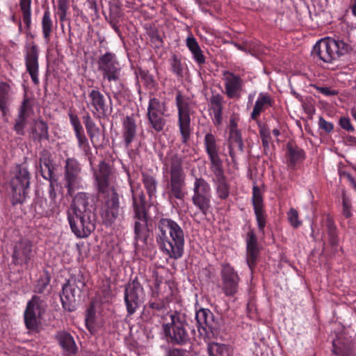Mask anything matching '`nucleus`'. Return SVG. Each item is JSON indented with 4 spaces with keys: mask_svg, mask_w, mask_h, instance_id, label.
Wrapping results in <instances>:
<instances>
[{
    "mask_svg": "<svg viewBox=\"0 0 356 356\" xmlns=\"http://www.w3.org/2000/svg\"><path fill=\"white\" fill-rule=\"evenodd\" d=\"M95 185L99 194L106 198L102 203L101 216L106 223H112L122 213L119 195L113 184L114 171L104 161H101L97 169H92Z\"/></svg>",
    "mask_w": 356,
    "mask_h": 356,
    "instance_id": "f257e3e1",
    "label": "nucleus"
},
{
    "mask_svg": "<svg viewBox=\"0 0 356 356\" xmlns=\"http://www.w3.org/2000/svg\"><path fill=\"white\" fill-rule=\"evenodd\" d=\"M67 219L72 231L79 238L88 236L95 229V213L88 193L75 195L67 211Z\"/></svg>",
    "mask_w": 356,
    "mask_h": 356,
    "instance_id": "f03ea898",
    "label": "nucleus"
},
{
    "mask_svg": "<svg viewBox=\"0 0 356 356\" xmlns=\"http://www.w3.org/2000/svg\"><path fill=\"white\" fill-rule=\"evenodd\" d=\"M156 238L160 249L170 258L178 259L183 256L184 234L177 222L161 219L156 228Z\"/></svg>",
    "mask_w": 356,
    "mask_h": 356,
    "instance_id": "7ed1b4c3",
    "label": "nucleus"
},
{
    "mask_svg": "<svg viewBox=\"0 0 356 356\" xmlns=\"http://www.w3.org/2000/svg\"><path fill=\"white\" fill-rule=\"evenodd\" d=\"M162 170L169 198L183 200L187 192L182 156L177 153H168L163 161Z\"/></svg>",
    "mask_w": 356,
    "mask_h": 356,
    "instance_id": "20e7f679",
    "label": "nucleus"
},
{
    "mask_svg": "<svg viewBox=\"0 0 356 356\" xmlns=\"http://www.w3.org/2000/svg\"><path fill=\"white\" fill-rule=\"evenodd\" d=\"M97 65L99 71L102 73L103 81L108 82L112 92L115 95L121 92V67L116 56L111 52L105 53L99 57Z\"/></svg>",
    "mask_w": 356,
    "mask_h": 356,
    "instance_id": "39448f33",
    "label": "nucleus"
},
{
    "mask_svg": "<svg viewBox=\"0 0 356 356\" xmlns=\"http://www.w3.org/2000/svg\"><path fill=\"white\" fill-rule=\"evenodd\" d=\"M170 321L163 325V330L170 342L177 345H184L190 340L186 329V316L184 313L171 311L167 315Z\"/></svg>",
    "mask_w": 356,
    "mask_h": 356,
    "instance_id": "423d86ee",
    "label": "nucleus"
},
{
    "mask_svg": "<svg viewBox=\"0 0 356 356\" xmlns=\"http://www.w3.org/2000/svg\"><path fill=\"white\" fill-rule=\"evenodd\" d=\"M349 46L343 41L330 38H323L318 41L314 46L312 54L325 63H332L341 56L346 54Z\"/></svg>",
    "mask_w": 356,
    "mask_h": 356,
    "instance_id": "0eeeda50",
    "label": "nucleus"
},
{
    "mask_svg": "<svg viewBox=\"0 0 356 356\" xmlns=\"http://www.w3.org/2000/svg\"><path fill=\"white\" fill-rule=\"evenodd\" d=\"M30 184V173L24 165L16 166L10 181L13 203H22L26 197Z\"/></svg>",
    "mask_w": 356,
    "mask_h": 356,
    "instance_id": "6e6552de",
    "label": "nucleus"
},
{
    "mask_svg": "<svg viewBox=\"0 0 356 356\" xmlns=\"http://www.w3.org/2000/svg\"><path fill=\"white\" fill-rule=\"evenodd\" d=\"M166 104L156 97H151L147 106V116L150 127L156 132L163 130L166 124Z\"/></svg>",
    "mask_w": 356,
    "mask_h": 356,
    "instance_id": "1a4fd4ad",
    "label": "nucleus"
},
{
    "mask_svg": "<svg viewBox=\"0 0 356 356\" xmlns=\"http://www.w3.org/2000/svg\"><path fill=\"white\" fill-rule=\"evenodd\" d=\"M192 191L193 204L206 215L211 207V190L209 184L202 177H195Z\"/></svg>",
    "mask_w": 356,
    "mask_h": 356,
    "instance_id": "9d476101",
    "label": "nucleus"
},
{
    "mask_svg": "<svg viewBox=\"0 0 356 356\" xmlns=\"http://www.w3.org/2000/svg\"><path fill=\"white\" fill-rule=\"evenodd\" d=\"M64 168L65 187L67 189V194L72 196L75 191L83 188V179L79 175L81 167L76 159L68 158Z\"/></svg>",
    "mask_w": 356,
    "mask_h": 356,
    "instance_id": "9b49d317",
    "label": "nucleus"
},
{
    "mask_svg": "<svg viewBox=\"0 0 356 356\" xmlns=\"http://www.w3.org/2000/svg\"><path fill=\"white\" fill-rule=\"evenodd\" d=\"M176 106L178 110L179 131L182 137V142L186 143L191 134V103L188 98L178 92L176 95Z\"/></svg>",
    "mask_w": 356,
    "mask_h": 356,
    "instance_id": "f8f14e48",
    "label": "nucleus"
},
{
    "mask_svg": "<svg viewBox=\"0 0 356 356\" xmlns=\"http://www.w3.org/2000/svg\"><path fill=\"white\" fill-rule=\"evenodd\" d=\"M144 290L137 279L129 282L125 286L124 302L129 315L134 314L143 301Z\"/></svg>",
    "mask_w": 356,
    "mask_h": 356,
    "instance_id": "ddd939ff",
    "label": "nucleus"
},
{
    "mask_svg": "<svg viewBox=\"0 0 356 356\" xmlns=\"http://www.w3.org/2000/svg\"><path fill=\"white\" fill-rule=\"evenodd\" d=\"M84 285V282L81 279L71 277L63 286L60 300L63 307L65 310L72 312L76 309V296L79 295L81 289Z\"/></svg>",
    "mask_w": 356,
    "mask_h": 356,
    "instance_id": "4468645a",
    "label": "nucleus"
},
{
    "mask_svg": "<svg viewBox=\"0 0 356 356\" xmlns=\"http://www.w3.org/2000/svg\"><path fill=\"white\" fill-rule=\"evenodd\" d=\"M220 276L222 280V290L226 296H234L238 290L241 280L237 271L229 264H221Z\"/></svg>",
    "mask_w": 356,
    "mask_h": 356,
    "instance_id": "2eb2a0df",
    "label": "nucleus"
},
{
    "mask_svg": "<svg viewBox=\"0 0 356 356\" xmlns=\"http://www.w3.org/2000/svg\"><path fill=\"white\" fill-rule=\"evenodd\" d=\"M88 99L87 106L94 116L104 118L112 113L111 100L108 105L104 95L99 90H92L88 94Z\"/></svg>",
    "mask_w": 356,
    "mask_h": 356,
    "instance_id": "dca6fc26",
    "label": "nucleus"
},
{
    "mask_svg": "<svg viewBox=\"0 0 356 356\" xmlns=\"http://www.w3.org/2000/svg\"><path fill=\"white\" fill-rule=\"evenodd\" d=\"M222 80L225 86V94L229 99H238L241 97L244 82L238 75L229 71L222 72Z\"/></svg>",
    "mask_w": 356,
    "mask_h": 356,
    "instance_id": "f3484780",
    "label": "nucleus"
},
{
    "mask_svg": "<svg viewBox=\"0 0 356 356\" xmlns=\"http://www.w3.org/2000/svg\"><path fill=\"white\" fill-rule=\"evenodd\" d=\"M44 312L42 302L37 296L28 302L24 312V321L26 326L29 330H35L39 323V318Z\"/></svg>",
    "mask_w": 356,
    "mask_h": 356,
    "instance_id": "a211bd4d",
    "label": "nucleus"
},
{
    "mask_svg": "<svg viewBox=\"0 0 356 356\" xmlns=\"http://www.w3.org/2000/svg\"><path fill=\"white\" fill-rule=\"evenodd\" d=\"M214 175L213 182L218 198L226 200L229 195L230 186L224 174L222 165L210 168Z\"/></svg>",
    "mask_w": 356,
    "mask_h": 356,
    "instance_id": "6ab92c4d",
    "label": "nucleus"
},
{
    "mask_svg": "<svg viewBox=\"0 0 356 356\" xmlns=\"http://www.w3.org/2000/svg\"><path fill=\"white\" fill-rule=\"evenodd\" d=\"M25 65L26 71L31 76L32 81L35 84L39 83L38 72V50L35 45L28 47L25 54Z\"/></svg>",
    "mask_w": 356,
    "mask_h": 356,
    "instance_id": "aec40b11",
    "label": "nucleus"
},
{
    "mask_svg": "<svg viewBox=\"0 0 356 356\" xmlns=\"http://www.w3.org/2000/svg\"><path fill=\"white\" fill-rule=\"evenodd\" d=\"M195 320L197 329L201 335L209 337V332H212L215 329V323L213 313L209 309H200L196 312Z\"/></svg>",
    "mask_w": 356,
    "mask_h": 356,
    "instance_id": "412c9836",
    "label": "nucleus"
},
{
    "mask_svg": "<svg viewBox=\"0 0 356 356\" xmlns=\"http://www.w3.org/2000/svg\"><path fill=\"white\" fill-rule=\"evenodd\" d=\"M204 144L210 160V168L222 165V161L218 154L219 148L214 135L207 133L204 136Z\"/></svg>",
    "mask_w": 356,
    "mask_h": 356,
    "instance_id": "4be33fe9",
    "label": "nucleus"
},
{
    "mask_svg": "<svg viewBox=\"0 0 356 356\" xmlns=\"http://www.w3.org/2000/svg\"><path fill=\"white\" fill-rule=\"evenodd\" d=\"M32 256V244L27 239L18 241L13 252V259L15 264H27Z\"/></svg>",
    "mask_w": 356,
    "mask_h": 356,
    "instance_id": "5701e85b",
    "label": "nucleus"
},
{
    "mask_svg": "<svg viewBox=\"0 0 356 356\" xmlns=\"http://www.w3.org/2000/svg\"><path fill=\"white\" fill-rule=\"evenodd\" d=\"M252 204L259 229L261 232L266 226V215L263 209V197L261 190L254 186L252 191Z\"/></svg>",
    "mask_w": 356,
    "mask_h": 356,
    "instance_id": "b1692460",
    "label": "nucleus"
},
{
    "mask_svg": "<svg viewBox=\"0 0 356 356\" xmlns=\"http://www.w3.org/2000/svg\"><path fill=\"white\" fill-rule=\"evenodd\" d=\"M229 148V154L233 162H235L236 156L238 153L243 152V143L239 130L236 127H233L229 131V138L227 141Z\"/></svg>",
    "mask_w": 356,
    "mask_h": 356,
    "instance_id": "393cba45",
    "label": "nucleus"
},
{
    "mask_svg": "<svg viewBox=\"0 0 356 356\" xmlns=\"http://www.w3.org/2000/svg\"><path fill=\"white\" fill-rule=\"evenodd\" d=\"M246 262L251 270L257 263L259 250L257 246V239L253 231H250L246 239Z\"/></svg>",
    "mask_w": 356,
    "mask_h": 356,
    "instance_id": "a878e982",
    "label": "nucleus"
},
{
    "mask_svg": "<svg viewBox=\"0 0 356 356\" xmlns=\"http://www.w3.org/2000/svg\"><path fill=\"white\" fill-rule=\"evenodd\" d=\"M136 135V124L132 117L127 116L122 122V138L126 148H129Z\"/></svg>",
    "mask_w": 356,
    "mask_h": 356,
    "instance_id": "bb28decb",
    "label": "nucleus"
},
{
    "mask_svg": "<svg viewBox=\"0 0 356 356\" xmlns=\"http://www.w3.org/2000/svg\"><path fill=\"white\" fill-rule=\"evenodd\" d=\"M210 106L213 123L216 126H219L220 124H221L222 120V96L220 94L212 95V97L210 99Z\"/></svg>",
    "mask_w": 356,
    "mask_h": 356,
    "instance_id": "cd10ccee",
    "label": "nucleus"
},
{
    "mask_svg": "<svg viewBox=\"0 0 356 356\" xmlns=\"http://www.w3.org/2000/svg\"><path fill=\"white\" fill-rule=\"evenodd\" d=\"M56 338L65 355H73L76 353L78 348L71 334L65 332H59Z\"/></svg>",
    "mask_w": 356,
    "mask_h": 356,
    "instance_id": "c85d7f7f",
    "label": "nucleus"
},
{
    "mask_svg": "<svg viewBox=\"0 0 356 356\" xmlns=\"http://www.w3.org/2000/svg\"><path fill=\"white\" fill-rule=\"evenodd\" d=\"M272 102V99L268 93H259L251 113L252 119L257 120L261 112L268 106H271Z\"/></svg>",
    "mask_w": 356,
    "mask_h": 356,
    "instance_id": "c756f323",
    "label": "nucleus"
},
{
    "mask_svg": "<svg viewBox=\"0 0 356 356\" xmlns=\"http://www.w3.org/2000/svg\"><path fill=\"white\" fill-rule=\"evenodd\" d=\"M286 149L288 158L287 164L290 168H293L298 163L304 159V151L296 145L291 143H289L287 144Z\"/></svg>",
    "mask_w": 356,
    "mask_h": 356,
    "instance_id": "7c9ffc66",
    "label": "nucleus"
},
{
    "mask_svg": "<svg viewBox=\"0 0 356 356\" xmlns=\"http://www.w3.org/2000/svg\"><path fill=\"white\" fill-rule=\"evenodd\" d=\"M134 234L136 241L146 242L148 236V228L146 216L143 218H135Z\"/></svg>",
    "mask_w": 356,
    "mask_h": 356,
    "instance_id": "2f4dec72",
    "label": "nucleus"
},
{
    "mask_svg": "<svg viewBox=\"0 0 356 356\" xmlns=\"http://www.w3.org/2000/svg\"><path fill=\"white\" fill-rule=\"evenodd\" d=\"M133 208L134 211V218H143L146 216L145 212V197L143 192L138 193L132 191Z\"/></svg>",
    "mask_w": 356,
    "mask_h": 356,
    "instance_id": "473e14b6",
    "label": "nucleus"
},
{
    "mask_svg": "<svg viewBox=\"0 0 356 356\" xmlns=\"http://www.w3.org/2000/svg\"><path fill=\"white\" fill-rule=\"evenodd\" d=\"M31 134L35 140L48 139V126L42 120H35L31 127Z\"/></svg>",
    "mask_w": 356,
    "mask_h": 356,
    "instance_id": "72a5a7b5",
    "label": "nucleus"
},
{
    "mask_svg": "<svg viewBox=\"0 0 356 356\" xmlns=\"http://www.w3.org/2000/svg\"><path fill=\"white\" fill-rule=\"evenodd\" d=\"M207 351L209 356H232L230 348L218 343H208Z\"/></svg>",
    "mask_w": 356,
    "mask_h": 356,
    "instance_id": "f704fd0d",
    "label": "nucleus"
},
{
    "mask_svg": "<svg viewBox=\"0 0 356 356\" xmlns=\"http://www.w3.org/2000/svg\"><path fill=\"white\" fill-rule=\"evenodd\" d=\"M332 346L334 356H354L352 346L341 341L340 339L333 340Z\"/></svg>",
    "mask_w": 356,
    "mask_h": 356,
    "instance_id": "c9c22d12",
    "label": "nucleus"
},
{
    "mask_svg": "<svg viewBox=\"0 0 356 356\" xmlns=\"http://www.w3.org/2000/svg\"><path fill=\"white\" fill-rule=\"evenodd\" d=\"M42 35L45 42L48 44L50 42L51 35L53 29V22L51 18V13L49 9H47L43 14L42 19Z\"/></svg>",
    "mask_w": 356,
    "mask_h": 356,
    "instance_id": "e433bc0d",
    "label": "nucleus"
},
{
    "mask_svg": "<svg viewBox=\"0 0 356 356\" xmlns=\"http://www.w3.org/2000/svg\"><path fill=\"white\" fill-rule=\"evenodd\" d=\"M9 92V85L4 82L0 83V110L3 115L8 111Z\"/></svg>",
    "mask_w": 356,
    "mask_h": 356,
    "instance_id": "4c0bfd02",
    "label": "nucleus"
},
{
    "mask_svg": "<svg viewBox=\"0 0 356 356\" xmlns=\"http://www.w3.org/2000/svg\"><path fill=\"white\" fill-rule=\"evenodd\" d=\"M31 0H20L19 6L22 13L23 21L28 29L31 24Z\"/></svg>",
    "mask_w": 356,
    "mask_h": 356,
    "instance_id": "58836bf2",
    "label": "nucleus"
},
{
    "mask_svg": "<svg viewBox=\"0 0 356 356\" xmlns=\"http://www.w3.org/2000/svg\"><path fill=\"white\" fill-rule=\"evenodd\" d=\"M170 71L178 78L183 77L184 65L181 58L177 55L173 54L169 60Z\"/></svg>",
    "mask_w": 356,
    "mask_h": 356,
    "instance_id": "ea45409f",
    "label": "nucleus"
},
{
    "mask_svg": "<svg viewBox=\"0 0 356 356\" xmlns=\"http://www.w3.org/2000/svg\"><path fill=\"white\" fill-rule=\"evenodd\" d=\"M143 182L150 197L156 193L157 181L156 179L149 175L143 174Z\"/></svg>",
    "mask_w": 356,
    "mask_h": 356,
    "instance_id": "a19ab883",
    "label": "nucleus"
},
{
    "mask_svg": "<svg viewBox=\"0 0 356 356\" xmlns=\"http://www.w3.org/2000/svg\"><path fill=\"white\" fill-rule=\"evenodd\" d=\"M83 123L86 126L88 134L89 135L91 140L99 134V129L96 126L95 123L92 120L90 115L88 113L83 117Z\"/></svg>",
    "mask_w": 356,
    "mask_h": 356,
    "instance_id": "79ce46f5",
    "label": "nucleus"
},
{
    "mask_svg": "<svg viewBox=\"0 0 356 356\" xmlns=\"http://www.w3.org/2000/svg\"><path fill=\"white\" fill-rule=\"evenodd\" d=\"M69 0H58V15L60 22L67 19V12L69 8Z\"/></svg>",
    "mask_w": 356,
    "mask_h": 356,
    "instance_id": "37998d69",
    "label": "nucleus"
},
{
    "mask_svg": "<svg viewBox=\"0 0 356 356\" xmlns=\"http://www.w3.org/2000/svg\"><path fill=\"white\" fill-rule=\"evenodd\" d=\"M288 220L291 225L295 228L298 227L301 225V222L298 220V213L294 209H291L287 214Z\"/></svg>",
    "mask_w": 356,
    "mask_h": 356,
    "instance_id": "c03bdc74",
    "label": "nucleus"
},
{
    "mask_svg": "<svg viewBox=\"0 0 356 356\" xmlns=\"http://www.w3.org/2000/svg\"><path fill=\"white\" fill-rule=\"evenodd\" d=\"M186 45L191 53L193 52L194 51L199 50L200 48L197 40L195 38L192 33L188 35L186 39Z\"/></svg>",
    "mask_w": 356,
    "mask_h": 356,
    "instance_id": "a18cd8bd",
    "label": "nucleus"
},
{
    "mask_svg": "<svg viewBox=\"0 0 356 356\" xmlns=\"http://www.w3.org/2000/svg\"><path fill=\"white\" fill-rule=\"evenodd\" d=\"M76 137L78 140L79 147L82 149L84 152H87L89 149V145L88 143V140L83 134V131H79L75 133Z\"/></svg>",
    "mask_w": 356,
    "mask_h": 356,
    "instance_id": "49530a36",
    "label": "nucleus"
},
{
    "mask_svg": "<svg viewBox=\"0 0 356 356\" xmlns=\"http://www.w3.org/2000/svg\"><path fill=\"white\" fill-rule=\"evenodd\" d=\"M26 116H21L18 115L17 119L14 127L15 131L19 135H24V128L26 124Z\"/></svg>",
    "mask_w": 356,
    "mask_h": 356,
    "instance_id": "de8ad7c7",
    "label": "nucleus"
},
{
    "mask_svg": "<svg viewBox=\"0 0 356 356\" xmlns=\"http://www.w3.org/2000/svg\"><path fill=\"white\" fill-rule=\"evenodd\" d=\"M312 87L315 88L318 92L327 97L334 96L338 94L337 90L331 89L329 87L318 86L314 84L312 85Z\"/></svg>",
    "mask_w": 356,
    "mask_h": 356,
    "instance_id": "09e8293b",
    "label": "nucleus"
},
{
    "mask_svg": "<svg viewBox=\"0 0 356 356\" xmlns=\"http://www.w3.org/2000/svg\"><path fill=\"white\" fill-rule=\"evenodd\" d=\"M343 202V216L348 218L352 216L351 213V204L349 198L343 194L342 197Z\"/></svg>",
    "mask_w": 356,
    "mask_h": 356,
    "instance_id": "8fccbe9b",
    "label": "nucleus"
},
{
    "mask_svg": "<svg viewBox=\"0 0 356 356\" xmlns=\"http://www.w3.org/2000/svg\"><path fill=\"white\" fill-rule=\"evenodd\" d=\"M191 54L195 62L199 65H202L206 63V58L204 56L201 48H200L199 50L191 52Z\"/></svg>",
    "mask_w": 356,
    "mask_h": 356,
    "instance_id": "3c124183",
    "label": "nucleus"
},
{
    "mask_svg": "<svg viewBox=\"0 0 356 356\" xmlns=\"http://www.w3.org/2000/svg\"><path fill=\"white\" fill-rule=\"evenodd\" d=\"M69 117H70V123L72 125L75 133L82 131L83 127L79 121V118L76 115H74V114H70Z\"/></svg>",
    "mask_w": 356,
    "mask_h": 356,
    "instance_id": "603ef678",
    "label": "nucleus"
},
{
    "mask_svg": "<svg viewBox=\"0 0 356 356\" xmlns=\"http://www.w3.org/2000/svg\"><path fill=\"white\" fill-rule=\"evenodd\" d=\"M40 165H44V167L48 168V171H49V168L53 167L51 155L49 152L43 153L40 159Z\"/></svg>",
    "mask_w": 356,
    "mask_h": 356,
    "instance_id": "864d4df0",
    "label": "nucleus"
},
{
    "mask_svg": "<svg viewBox=\"0 0 356 356\" xmlns=\"http://www.w3.org/2000/svg\"><path fill=\"white\" fill-rule=\"evenodd\" d=\"M259 134L261 136V141H262L264 147L265 149L268 148L269 140H270V138L269 130L266 129L265 128L261 129Z\"/></svg>",
    "mask_w": 356,
    "mask_h": 356,
    "instance_id": "5fc2aeb1",
    "label": "nucleus"
},
{
    "mask_svg": "<svg viewBox=\"0 0 356 356\" xmlns=\"http://www.w3.org/2000/svg\"><path fill=\"white\" fill-rule=\"evenodd\" d=\"M339 125L342 129L346 130L347 131L353 132L355 130L350 119L347 117H341L339 119Z\"/></svg>",
    "mask_w": 356,
    "mask_h": 356,
    "instance_id": "6e6d98bb",
    "label": "nucleus"
},
{
    "mask_svg": "<svg viewBox=\"0 0 356 356\" xmlns=\"http://www.w3.org/2000/svg\"><path fill=\"white\" fill-rule=\"evenodd\" d=\"M318 124L319 127L326 132H330L333 129V124L331 122L326 121L323 118H319Z\"/></svg>",
    "mask_w": 356,
    "mask_h": 356,
    "instance_id": "4d7b16f0",
    "label": "nucleus"
},
{
    "mask_svg": "<svg viewBox=\"0 0 356 356\" xmlns=\"http://www.w3.org/2000/svg\"><path fill=\"white\" fill-rule=\"evenodd\" d=\"M40 173L42 177L49 180V181H52V175H53V167L49 168V171H48V168H46L44 167V165H40Z\"/></svg>",
    "mask_w": 356,
    "mask_h": 356,
    "instance_id": "13d9d810",
    "label": "nucleus"
},
{
    "mask_svg": "<svg viewBox=\"0 0 356 356\" xmlns=\"http://www.w3.org/2000/svg\"><path fill=\"white\" fill-rule=\"evenodd\" d=\"M142 78L145 81L147 86L149 88L154 86L155 81L152 75L149 74L148 72H144L142 75Z\"/></svg>",
    "mask_w": 356,
    "mask_h": 356,
    "instance_id": "bf43d9fd",
    "label": "nucleus"
},
{
    "mask_svg": "<svg viewBox=\"0 0 356 356\" xmlns=\"http://www.w3.org/2000/svg\"><path fill=\"white\" fill-rule=\"evenodd\" d=\"M58 206L56 205V204L54 202H53V204L51 206L50 208L47 209H44L42 212V215H44V216H51L53 215L54 213L58 212Z\"/></svg>",
    "mask_w": 356,
    "mask_h": 356,
    "instance_id": "052dcab7",
    "label": "nucleus"
},
{
    "mask_svg": "<svg viewBox=\"0 0 356 356\" xmlns=\"http://www.w3.org/2000/svg\"><path fill=\"white\" fill-rule=\"evenodd\" d=\"M29 109V104H28V100L26 99H25L23 102H22V104L20 107V109H19V115H21V116H26L27 117V111Z\"/></svg>",
    "mask_w": 356,
    "mask_h": 356,
    "instance_id": "680f3d73",
    "label": "nucleus"
},
{
    "mask_svg": "<svg viewBox=\"0 0 356 356\" xmlns=\"http://www.w3.org/2000/svg\"><path fill=\"white\" fill-rule=\"evenodd\" d=\"M166 356H184V353L181 350L174 348L168 350Z\"/></svg>",
    "mask_w": 356,
    "mask_h": 356,
    "instance_id": "e2e57ef3",
    "label": "nucleus"
},
{
    "mask_svg": "<svg viewBox=\"0 0 356 356\" xmlns=\"http://www.w3.org/2000/svg\"><path fill=\"white\" fill-rule=\"evenodd\" d=\"M149 307L157 311H161L164 308V304L162 302H152L149 303Z\"/></svg>",
    "mask_w": 356,
    "mask_h": 356,
    "instance_id": "0e129e2a",
    "label": "nucleus"
},
{
    "mask_svg": "<svg viewBox=\"0 0 356 356\" xmlns=\"http://www.w3.org/2000/svg\"><path fill=\"white\" fill-rule=\"evenodd\" d=\"M88 3V8L94 11L95 13H98L97 0H86Z\"/></svg>",
    "mask_w": 356,
    "mask_h": 356,
    "instance_id": "69168bd1",
    "label": "nucleus"
},
{
    "mask_svg": "<svg viewBox=\"0 0 356 356\" xmlns=\"http://www.w3.org/2000/svg\"><path fill=\"white\" fill-rule=\"evenodd\" d=\"M327 232L329 236H332L336 234V227L334 225L331 220H328L327 222Z\"/></svg>",
    "mask_w": 356,
    "mask_h": 356,
    "instance_id": "338daca9",
    "label": "nucleus"
},
{
    "mask_svg": "<svg viewBox=\"0 0 356 356\" xmlns=\"http://www.w3.org/2000/svg\"><path fill=\"white\" fill-rule=\"evenodd\" d=\"M111 13L114 18L120 16V10L118 6H115L110 8Z\"/></svg>",
    "mask_w": 356,
    "mask_h": 356,
    "instance_id": "774afa93",
    "label": "nucleus"
}]
</instances>
